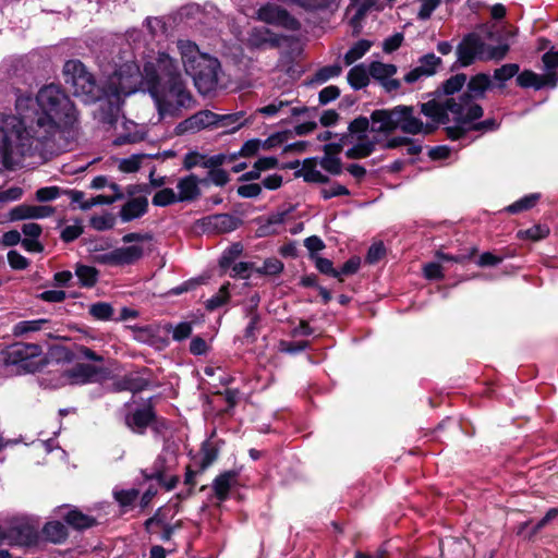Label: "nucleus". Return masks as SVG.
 I'll list each match as a JSON object with an SVG mask.
<instances>
[{"mask_svg": "<svg viewBox=\"0 0 558 558\" xmlns=\"http://www.w3.org/2000/svg\"><path fill=\"white\" fill-rule=\"evenodd\" d=\"M36 102L40 112L29 125L24 121L26 114L23 118L5 116L1 119L2 162L7 168L20 165L25 156L41 154L61 125H72L76 120L74 105L57 85L40 88Z\"/></svg>", "mask_w": 558, "mask_h": 558, "instance_id": "f257e3e1", "label": "nucleus"}, {"mask_svg": "<svg viewBox=\"0 0 558 558\" xmlns=\"http://www.w3.org/2000/svg\"><path fill=\"white\" fill-rule=\"evenodd\" d=\"M138 89H147L153 97L161 119L177 117L183 109L194 106L192 94L186 88L177 61L166 52L147 61L141 71Z\"/></svg>", "mask_w": 558, "mask_h": 558, "instance_id": "f03ea898", "label": "nucleus"}, {"mask_svg": "<svg viewBox=\"0 0 558 558\" xmlns=\"http://www.w3.org/2000/svg\"><path fill=\"white\" fill-rule=\"evenodd\" d=\"M64 80L71 86L73 95L85 104L108 99L119 105L123 97L137 92L141 70L135 62H126L109 75L100 86L85 65L78 60H69L63 66Z\"/></svg>", "mask_w": 558, "mask_h": 558, "instance_id": "7ed1b4c3", "label": "nucleus"}, {"mask_svg": "<svg viewBox=\"0 0 558 558\" xmlns=\"http://www.w3.org/2000/svg\"><path fill=\"white\" fill-rule=\"evenodd\" d=\"M490 86V77L480 73L468 83V89L457 100L449 97L444 101L429 100L420 105V111L425 117L437 123H447L450 116L453 121L462 125L473 122L483 116V109L474 100L482 98Z\"/></svg>", "mask_w": 558, "mask_h": 558, "instance_id": "20e7f679", "label": "nucleus"}, {"mask_svg": "<svg viewBox=\"0 0 558 558\" xmlns=\"http://www.w3.org/2000/svg\"><path fill=\"white\" fill-rule=\"evenodd\" d=\"M178 50L186 74H189L202 95L215 92L219 85L221 65L217 58L201 52L191 40H178Z\"/></svg>", "mask_w": 558, "mask_h": 558, "instance_id": "39448f33", "label": "nucleus"}, {"mask_svg": "<svg viewBox=\"0 0 558 558\" xmlns=\"http://www.w3.org/2000/svg\"><path fill=\"white\" fill-rule=\"evenodd\" d=\"M373 132H391L400 129L407 134L416 135L420 133L429 134L435 130V124L423 123L415 114L414 107L397 106L391 110H376L372 113Z\"/></svg>", "mask_w": 558, "mask_h": 558, "instance_id": "423d86ee", "label": "nucleus"}, {"mask_svg": "<svg viewBox=\"0 0 558 558\" xmlns=\"http://www.w3.org/2000/svg\"><path fill=\"white\" fill-rule=\"evenodd\" d=\"M508 51L509 45L507 44L489 46L485 44L478 35L470 34L459 44L457 56L458 62L462 66H468L477 59L499 61L506 57Z\"/></svg>", "mask_w": 558, "mask_h": 558, "instance_id": "0eeeda50", "label": "nucleus"}, {"mask_svg": "<svg viewBox=\"0 0 558 558\" xmlns=\"http://www.w3.org/2000/svg\"><path fill=\"white\" fill-rule=\"evenodd\" d=\"M39 527L40 521L36 517H15L9 521L7 526L0 525V545H34L40 536Z\"/></svg>", "mask_w": 558, "mask_h": 558, "instance_id": "6e6552de", "label": "nucleus"}, {"mask_svg": "<svg viewBox=\"0 0 558 558\" xmlns=\"http://www.w3.org/2000/svg\"><path fill=\"white\" fill-rule=\"evenodd\" d=\"M41 353V347L36 343L16 342L3 350L2 357L4 364L14 366L17 373H34L39 368Z\"/></svg>", "mask_w": 558, "mask_h": 558, "instance_id": "1a4fd4ad", "label": "nucleus"}, {"mask_svg": "<svg viewBox=\"0 0 558 558\" xmlns=\"http://www.w3.org/2000/svg\"><path fill=\"white\" fill-rule=\"evenodd\" d=\"M368 128L369 121L364 117L356 118L349 124L348 133L344 135L353 146L345 151L348 158H365L374 151L375 141L369 140L366 134Z\"/></svg>", "mask_w": 558, "mask_h": 558, "instance_id": "9d476101", "label": "nucleus"}, {"mask_svg": "<svg viewBox=\"0 0 558 558\" xmlns=\"http://www.w3.org/2000/svg\"><path fill=\"white\" fill-rule=\"evenodd\" d=\"M257 19L264 23L280 26L290 31L299 28L300 23L289 12L272 3L260 7L257 11Z\"/></svg>", "mask_w": 558, "mask_h": 558, "instance_id": "9b49d317", "label": "nucleus"}, {"mask_svg": "<svg viewBox=\"0 0 558 558\" xmlns=\"http://www.w3.org/2000/svg\"><path fill=\"white\" fill-rule=\"evenodd\" d=\"M218 123V114L209 110H202L185 119L177 126L178 134L196 133L205 128Z\"/></svg>", "mask_w": 558, "mask_h": 558, "instance_id": "f8f14e48", "label": "nucleus"}, {"mask_svg": "<svg viewBox=\"0 0 558 558\" xmlns=\"http://www.w3.org/2000/svg\"><path fill=\"white\" fill-rule=\"evenodd\" d=\"M53 214L54 208L52 206L21 204L9 211V219L10 221L44 219L51 217Z\"/></svg>", "mask_w": 558, "mask_h": 558, "instance_id": "ddd939ff", "label": "nucleus"}, {"mask_svg": "<svg viewBox=\"0 0 558 558\" xmlns=\"http://www.w3.org/2000/svg\"><path fill=\"white\" fill-rule=\"evenodd\" d=\"M397 73V66L393 64L374 61L369 64L371 76L378 81L387 92L397 90L400 87V81L392 78Z\"/></svg>", "mask_w": 558, "mask_h": 558, "instance_id": "4468645a", "label": "nucleus"}, {"mask_svg": "<svg viewBox=\"0 0 558 558\" xmlns=\"http://www.w3.org/2000/svg\"><path fill=\"white\" fill-rule=\"evenodd\" d=\"M146 132L144 126L138 125L137 123L124 119L117 126V135L113 140V145L122 146L126 144H135L145 138Z\"/></svg>", "mask_w": 558, "mask_h": 558, "instance_id": "2eb2a0df", "label": "nucleus"}, {"mask_svg": "<svg viewBox=\"0 0 558 558\" xmlns=\"http://www.w3.org/2000/svg\"><path fill=\"white\" fill-rule=\"evenodd\" d=\"M517 83L520 87H534L541 89L545 86L555 87L558 83V74L556 72H547L538 75L532 71H523L517 76Z\"/></svg>", "mask_w": 558, "mask_h": 558, "instance_id": "dca6fc26", "label": "nucleus"}, {"mask_svg": "<svg viewBox=\"0 0 558 558\" xmlns=\"http://www.w3.org/2000/svg\"><path fill=\"white\" fill-rule=\"evenodd\" d=\"M263 116H300L307 114L310 109L307 107L292 106V101L283 99H275L271 104L264 106L257 110Z\"/></svg>", "mask_w": 558, "mask_h": 558, "instance_id": "f3484780", "label": "nucleus"}, {"mask_svg": "<svg viewBox=\"0 0 558 558\" xmlns=\"http://www.w3.org/2000/svg\"><path fill=\"white\" fill-rule=\"evenodd\" d=\"M156 420L151 405H145L125 416V425L136 434H144Z\"/></svg>", "mask_w": 558, "mask_h": 558, "instance_id": "a211bd4d", "label": "nucleus"}, {"mask_svg": "<svg viewBox=\"0 0 558 558\" xmlns=\"http://www.w3.org/2000/svg\"><path fill=\"white\" fill-rule=\"evenodd\" d=\"M201 183H207V180H199L195 174L180 178L177 183L179 201L191 202L198 198L201 195Z\"/></svg>", "mask_w": 558, "mask_h": 558, "instance_id": "6ab92c4d", "label": "nucleus"}, {"mask_svg": "<svg viewBox=\"0 0 558 558\" xmlns=\"http://www.w3.org/2000/svg\"><path fill=\"white\" fill-rule=\"evenodd\" d=\"M98 373L99 369L97 367L84 363H78L72 368L68 369L64 375L69 379L70 384L81 385L93 381Z\"/></svg>", "mask_w": 558, "mask_h": 558, "instance_id": "aec40b11", "label": "nucleus"}, {"mask_svg": "<svg viewBox=\"0 0 558 558\" xmlns=\"http://www.w3.org/2000/svg\"><path fill=\"white\" fill-rule=\"evenodd\" d=\"M225 156L222 155H215L207 158L206 156L197 151H190L184 156L183 168L185 170H191L197 166L203 167L205 169L215 168L221 166Z\"/></svg>", "mask_w": 558, "mask_h": 558, "instance_id": "412c9836", "label": "nucleus"}, {"mask_svg": "<svg viewBox=\"0 0 558 558\" xmlns=\"http://www.w3.org/2000/svg\"><path fill=\"white\" fill-rule=\"evenodd\" d=\"M247 40L254 48L277 47L280 41L277 35L265 26L253 28Z\"/></svg>", "mask_w": 558, "mask_h": 558, "instance_id": "4be33fe9", "label": "nucleus"}, {"mask_svg": "<svg viewBox=\"0 0 558 558\" xmlns=\"http://www.w3.org/2000/svg\"><path fill=\"white\" fill-rule=\"evenodd\" d=\"M148 208L146 197H135L128 201L120 210V218L123 222H129L142 217Z\"/></svg>", "mask_w": 558, "mask_h": 558, "instance_id": "5701e85b", "label": "nucleus"}, {"mask_svg": "<svg viewBox=\"0 0 558 558\" xmlns=\"http://www.w3.org/2000/svg\"><path fill=\"white\" fill-rule=\"evenodd\" d=\"M145 526L150 534L158 535L159 538L163 542L169 541L174 532V526L166 523L160 517L159 512L149 518L145 522Z\"/></svg>", "mask_w": 558, "mask_h": 558, "instance_id": "b1692460", "label": "nucleus"}, {"mask_svg": "<svg viewBox=\"0 0 558 558\" xmlns=\"http://www.w3.org/2000/svg\"><path fill=\"white\" fill-rule=\"evenodd\" d=\"M44 539L53 543L62 544L68 538V529L60 521H49L41 529Z\"/></svg>", "mask_w": 558, "mask_h": 558, "instance_id": "393cba45", "label": "nucleus"}, {"mask_svg": "<svg viewBox=\"0 0 558 558\" xmlns=\"http://www.w3.org/2000/svg\"><path fill=\"white\" fill-rule=\"evenodd\" d=\"M472 122H470L471 124ZM469 123L462 125L460 123H458V125L456 128H448L447 129V133H448V136L451 138V140H458L460 138L464 133L465 131L468 130H474V131H493L495 129H497L498 124L496 122L495 119H487V120H484L482 122H477V123H474L470 126H468Z\"/></svg>", "mask_w": 558, "mask_h": 558, "instance_id": "a878e982", "label": "nucleus"}, {"mask_svg": "<svg viewBox=\"0 0 558 558\" xmlns=\"http://www.w3.org/2000/svg\"><path fill=\"white\" fill-rule=\"evenodd\" d=\"M295 175L302 177L305 182L310 183H326L328 182V177L323 174L316 165L315 159H305L303 161L302 168L295 172Z\"/></svg>", "mask_w": 558, "mask_h": 558, "instance_id": "bb28decb", "label": "nucleus"}, {"mask_svg": "<svg viewBox=\"0 0 558 558\" xmlns=\"http://www.w3.org/2000/svg\"><path fill=\"white\" fill-rule=\"evenodd\" d=\"M118 266L132 265L143 257L144 250L142 245L134 244L116 248Z\"/></svg>", "mask_w": 558, "mask_h": 558, "instance_id": "cd10ccee", "label": "nucleus"}, {"mask_svg": "<svg viewBox=\"0 0 558 558\" xmlns=\"http://www.w3.org/2000/svg\"><path fill=\"white\" fill-rule=\"evenodd\" d=\"M207 226L218 232H230L236 229L238 219L228 214L214 215L206 219Z\"/></svg>", "mask_w": 558, "mask_h": 558, "instance_id": "c85d7f7f", "label": "nucleus"}, {"mask_svg": "<svg viewBox=\"0 0 558 558\" xmlns=\"http://www.w3.org/2000/svg\"><path fill=\"white\" fill-rule=\"evenodd\" d=\"M159 329L160 328L158 326H147L140 328L136 331L135 339L153 347H165L167 341L158 335Z\"/></svg>", "mask_w": 558, "mask_h": 558, "instance_id": "c756f323", "label": "nucleus"}, {"mask_svg": "<svg viewBox=\"0 0 558 558\" xmlns=\"http://www.w3.org/2000/svg\"><path fill=\"white\" fill-rule=\"evenodd\" d=\"M65 522L76 530H84L95 525L93 517L82 513L77 509H71L63 515Z\"/></svg>", "mask_w": 558, "mask_h": 558, "instance_id": "7c9ffc66", "label": "nucleus"}, {"mask_svg": "<svg viewBox=\"0 0 558 558\" xmlns=\"http://www.w3.org/2000/svg\"><path fill=\"white\" fill-rule=\"evenodd\" d=\"M369 66L364 64L353 66L348 73V82L354 89H361L369 83Z\"/></svg>", "mask_w": 558, "mask_h": 558, "instance_id": "2f4dec72", "label": "nucleus"}, {"mask_svg": "<svg viewBox=\"0 0 558 558\" xmlns=\"http://www.w3.org/2000/svg\"><path fill=\"white\" fill-rule=\"evenodd\" d=\"M65 193L70 195V198H71L72 203L80 204V208L83 209V210L90 209L93 206H96V205H99V204H110V203H112V199H110V198H108L106 196H102V195H98V196L93 197V198H90L88 201H83L84 199V193L81 192V191H66Z\"/></svg>", "mask_w": 558, "mask_h": 558, "instance_id": "473e14b6", "label": "nucleus"}, {"mask_svg": "<svg viewBox=\"0 0 558 558\" xmlns=\"http://www.w3.org/2000/svg\"><path fill=\"white\" fill-rule=\"evenodd\" d=\"M235 474L232 472H227L221 475H219L213 484L214 492L217 496V498L220 501H223L231 488L232 483L234 482Z\"/></svg>", "mask_w": 558, "mask_h": 558, "instance_id": "72a5a7b5", "label": "nucleus"}, {"mask_svg": "<svg viewBox=\"0 0 558 558\" xmlns=\"http://www.w3.org/2000/svg\"><path fill=\"white\" fill-rule=\"evenodd\" d=\"M342 73V66L338 63L330 64L318 69L312 76L311 83L324 84L327 81L338 77Z\"/></svg>", "mask_w": 558, "mask_h": 558, "instance_id": "f704fd0d", "label": "nucleus"}, {"mask_svg": "<svg viewBox=\"0 0 558 558\" xmlns=\"http://www.w3.org/2000/svg\"><path fill=\"white\" fill-rule=\"evenodd\" d=\"M372 43L366 39H361L355 43L344 54L343 60L345 65H351L361 59L371 49Z\"/></svg>", "mask_w": 558, "mask_h": 558, "instance_id": "c9c22d12", "label": "nucleus"}, {"mask_svg": "<svg viewBox=\"0 0 558 558\" xmlns=\"http://www.w3.org/2000/svg\"><path fill=\"white\" fill-rule=\"evenodd\" d=\"M46 324H48L47 319L22 320L13 326L12 333L15 337H22L41 330Z\"/></svg>", "mask_w": 558, "mask_h": 558, "instance_id": "e433bc0d", "label": "nucleus"}, {"mask_svg": "<svg viewBox=\"0 0 558 558\" xmlns=\"http://www.w3.org/2000/svg\"><path fill=\"white\" fill-rule=\"evenodd\" d=\"M150 155L147 154H134L128 158H122L118 160V168L120 171L125 173H133L140 170L141 165L144 159L150 158Z\"/></svg>", "mask_w": 558, "mask_h": 558, "instance_id": "4c0bfd02", "label": "nucleus"}, {"mask_svg": "<svg viewBox=\"0 0 558 558\" xmlns=\"http://www.w3.org/2000/svg\"><path fill=\"white\" fill-rule=\"evenodd\" d=\"M75 275L84 287H94L98 280V271L96 268L86 265H78Z\"/></svg>", "mask_w": 558, "mask_h": 558, "instance_id": "58836bf2", "label": "nucleus"}, {"mask_svg": "<svg viewBox=\"0 0 558 558\" xmlns=\"http://www.w3.org/2000/svg\"><path fill=\"white\" fill-rule=\"evenodd\" d=\"M441 59L434 53H427L420 59L417 68L425 76H432L436 73L437 68L440 65Z\"/></svg>", "mask_w": 558, "mask_h": 558, "instance_id": "ea45409f", "label": "nucleus"}, {"mask_svg": "<svg viewBox=\"0 0 558 558\" xmlns=\"http://www.w3.org/2000/svg\"><path fill=\"white\" fill-rule=\"evenodd\" d=\"M218 126L228 128L229 132H235L243 125V113L218 114Z\"/></svg>", "mask_w": 558, "mask_h": 558, "instance_id": "a19ab883", "label": "nucleus"}, {"mask_svg": "<svg viewBox=\"0 0 558 558\" xmlns=\"http://www.w3.org/2000/svg\"><path fill=\"white\" fill-rule=\"evenodd\" d=\"M151 202L155 206L165 207L180 201L178 194L172 189L166 187L158 191Z\"/></svg>", "mask_w": 558, "mask_h": 558, "instance_id": "79ce46f5", "label": "nucleus"}, {"mask_svg": "<svg viewBox=\"0 0 558 558\" xmlns=\"http://www.w3.org/2000/svg\"><path fill=\"white\" fill-rule=\"evenodd\" d=\"M163 330L166 332L172 331L173 340L182 341L191 336L193 327L191 323L182 322L178 324L175 327H172V325L167 324L163 326Z\"/></svg>", "mask_w": 558, "mask_h": 558, "instance_id": "37998d69", "label": "nucleus"}, {"mask_svg": "<svg viewBox=\"0 0 558 558\" xmlns=\"http://www.w3.org/2000/svg\"><path fill=\"white\" fill-rule=\"evenodd\" d=\"M229 283H226L221 286L218 293L206 301L205 306L208 311H215L225 305L229 301Z\"/></svg>", "mask_w": 558, "mask_h": 558, "instance_id": "c03bdc74", "label": "nucleus"}, {"mask_svg": "<svg viewBox=\"0 0 558 558\" xmlns=\"http://www.w3.org/2000/svg\"><path fill=\"white\" fill-rule=\"evenodd\" d=\"M113 497L116 501L123 508L132 506L138 497V490L135 488L131 489H113Z\"/></svg>", "mask_w": 558, "mask_h": 558, "instance_id": "a18cd8bd", "label": "nucleus"}, {"mask_svg": "<svg viewBox=\"0 0 558 558\" xmlns=\"http://www.w3.org/2000/svg\"><path fill=\"white\" fill-rule=\"evenodd\" d=\"M89 314L98 320H110L113 315V307L109 303L98 302L90 305Z\"/></svg>", "mask_w": 558, "mask_h": 558, "instance_id": "49530a36", "label": "nucleus"}, {"mask_svg": "<svg viewBox=\"0 0 558 558\" xmlns=\"http://www.w3.org/2000/svg\"><path fill=\"white\" fill-rule=\"evenodd\" d=\"M538 199H539V194H537V193L526 195V196L522 197L521 199L514 202L510 206H508L507 210L511 214H517L522 210L530 209L536 204V202Z\"/></svg>", "mask_w": 558, "mask_h": 558, "instance_id": "de8ad7c7", "label": "nucleus"}, {"mask_svg": "<svg viewBox=\"0 0 558 558\" xmlns=\"http://www.w3.org/2000/svg\"><path fill=\"white\" fill-rule=\"evenodd\" d=\"M319 163L320 167L330 174L338 175L342 172V163L338 156L324 154V157L320 159Z\"/></svg>", "mask_w": 558, "mask_h": 558, "instance_id": "09e8293b", "label": "nucleus"}, {"mask_svg": "<svg viewBox=\"0 0 558 558\" xmlns=\"http://www.w3.org/2000/svg\"><path fill=\"white\" fill-rule=\"evenodd\" d=\"M283 264L276 257L267 258L262 267L255 268V272L259 275H278L282 271Z\"/></svg>", "mask_w": 558, "mask_h": 558, "instance_id": "8fccbe9b", "label": "nucleus"}, {"mask_svg": "<svg viewBox=\"0 0 558 558\" xmlns=\"http://www.w3.org/2000/svg\"><path fill=\"white\" fill-rule=\"evenodd\" d=\"M466 82V75L465 74H456L448 78L444 85V93L447 96L453 95L454 93L459 92L463 85Z\"/></svg>", "mask_w": 558, "mask_h": 558, "instance_id": "3c124183", "label": "nucleus"}, {"mask_svg": "<svg viewBox=\"0 0 558 558\" xmlns=\"http://www.w3.org/2000/svg\"><path fill=\"white\" fill-rule=\"evenodd\" d=\"M62 191L58 186H45L36 191V199L40 203L51 202L61 195Z\"/></svg>", "mask_w": 558, "mask_h": 558, "instance_id": "603ef678", "label": "nucleus"}, {"mask_svg": "<svg viewBox=\"0 0 558 558\" xmlns=\"http://www.w3.org/2000/svg\"><path fill=\"white\" fill-rule=\"evenodd\" d=\"M312 258L315 262L316 268L320 272H323L325 275L332 276L335 278H340V272L337 269L333 268L332 262L330 259L324 258V257H320V256H317V255H313Z\"/></svg>", "mask_w": 558, "mask_h": 558, "instance_id": "864d4df0", "label": "nucleus"}, {"mask_svg": "<svg viewBox=\"0 0 558 558\" xmlns=\"http://www.w3.org/2000/svg\"><path fill=\"white\" fill-rule=\"evenodd\" d=\"M519 72V65L515 63L504 64L494 72V77L497 81L505 82L517 75Z\"/></svg>", "mask_w": 558, "mask_h": 558, "instance_id": "5fc2aeb1", "label": "nucleus"}, {"mask_svg": "<svg viewBox=\"0 0 558 558\" xmlns=\"http://www.w3.org/2000/svg\"><path fill=\"white\" fill-rule=\"evenodd\" d=\"M549 233V229L545 226H533L530 229L524 231H519V236L529 238L531 240L537 241L544 239Z\"/></svg>", "mask_w": 558, "mask_h": 558, "instance_id": "6e6d98bb", "label": "nucleus"}, {"mask_svg": "<svg viewBox=\"0 0 558 558\" xmlns=\"http://www.w3.org/2000/svg\"><path fill=\"white\" fill-rule=\"evenodd\" d=\"M167 470L166 458L160 454L154 462L153 471L150 474H145L147 478H155L158 482L162 483L163 474Z\"/></svg>", "mask_w": 558, "mask_h": 558, "instance_id": "4d7b16f0", "label": "nucleus"}, {"mask_svg": "<svg viewBox=\"0 0 558 558\" xmlns=\"http://www.w3.org/2000/svg\"><path fill=\"white\" fill-rule=\"evenodd\" d=\"M242 246L239 243L231 245L221 256L220 266L227 268L241 254Z\"/></svg>", "mask_w": 558, "mask_h": 558, "instance_id": "13d9d810", "label": "nucleus"}, {"mask_svg": "<svg viewBox=\"0 0 558 558\" xmlns=\"http://www.w3.org/2000/svg\"><path fill=\"white\" fill-rule=\"evenodd\" d=\"M208 169H209V172H208V179H206L207 181L209 180L211 183H214L215 185H218V186H223L225 184H227V182L229 181V175L225 170H222L218 167L208 168Z\"/></svg>", "mask_w": 558, "mask_h": 558, "instance_id": "bf43d9fd", "label": "nucleus"}, {"mask_svg": "<svg viewBox=\"0 0 558 558\" xmlns=\"http://www.w3.org/2000/svg\"><path fill=\"white\" fill-rule=\"evenodd\" d=\"M8 262L13 269L17 270L25 269L29 265L28 259L16 251H10L8 253Z\"/></svg>", "mask_w": 558, "mask_h": 558, "instance_id": "052dcab7", "label": "nucleus"}, {"mask_svg": "<svg viewBox=\"0 0 558 558\" xmlns=\"http://www.w3.org/2000/svg\"><path fill=\"white\" fill-rule=\"evenodd\" d=\"M421 8L417 13L420 20H427L430 17L434 10L439 5L440 0H418Z\"/></svg>", "mask_w": 558, "mask_h": 558, "instance_id": "680f3d73", "label": "nucleus"}, {"mask_svg": "<svg viewBox=\"0 0 558 558\" xmlns=\"http://www.w3.org/2000/svg\"><path fill=\"white\" fill-rule=\"evenodd\" d=\"M23 189L20 186H11L7 190H0V203H9L19 201L23 196Z\"/></svg>", "mask_w": 558, "mask_h": 558, "instance_id": "e2e57ef3", "label": "nucleus"}, {"mask_svg": "<svg viewBox=\"0 0 558 558\" xmlns=\"http://www.w3.org/2000/svg\"><path fill=\"white\" fill-rule=\"evenodd\" d=\"M83 233V227L80 223L70 225L61 231V239L64 242H72Z\"/></svg>", "mask_w": 558, "mask_h": 558, "instance_id": "0e129e2a", "label": "nucleus"}, {"mask_svg": "<svg viewBox=\"0 0 558 558\" xmlns=\"http://www.w3.org/2000/svg\"><path fill=\"white\" fill-rule=\"evenodd\" d=\"M236 192L241 197L253 198L257 197L260 194L262 186L260 184L257 183L243 184L238 187Z\"/></svg>", "mask_w": 558, "mask_h": 558, "instance_id": "69168bd1", "label": "nucleus"}, {"mask_svg": "<svg viewBox=\"0 0 558 558\" xmlns=\"http://www.w3.org/2000/svg\"><path fill=\"white\" fill-rule=\"evenodd\" d=\"M350 144V141L348 140V136L344 134L338 138L337 142H331L326 145H324V154L338 156V154L342 150L343 146Z\"/></svg>", "mask_w": 558, "mask_h": 558, "instance_id": "338daca9", "label": "nucleus"}, {"mask_svg": "<svg viewBox=\"0 0 558 558\" xmlns=\"http://www.w3.org/2000/svg\"><path fill=\"white\" fill-rule=\"evenodd\" d=\"M259 149H263L262 140H248L241 147L240 155L243 157H250L255 155Z\"/></svg>", "mask_w": 558, "mask_h": 558, "instance_id": "774afa93", "label": "nucleus"}]
</instances>
